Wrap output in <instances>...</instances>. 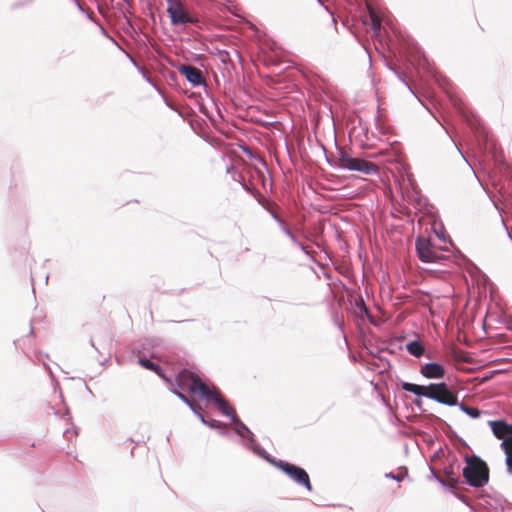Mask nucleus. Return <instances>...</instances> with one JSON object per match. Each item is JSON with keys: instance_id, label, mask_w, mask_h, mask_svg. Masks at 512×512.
I'll return each instance as SVG.
<instances>
[{"instance_id": "obj_6", "label": "nucleus", "mask_w": 512, "mask_h": 512, "mask_svg": "<svg viewBox=\"0 0 512 512\" xmlns=\"http://www.w3.org/2000/svg\"><path fill=\"white\" fill-rule=\"evenodd\" d=\"M176 383L179 389L187 391L194 395H199L205 399L210 393L212 387L205 384L196 374L183 370L176 377Z\"/></svg>"}, {"instance_id": "obj_13", "label": "nucleus", "mask_w": 512, "mask_h": 512, "mask_svg": "<svg viewBox=\"0 0 512 512\" xmlns=\"http://www.w3.org/2000/svg\"><path fill=\"white\" fill-rule=\"evenodd\" d=\"M407 351L415 357H420L424 353V347L420 342L412 341L407 344Z\"/></svg>"}, {"instance_id": "obj_5", "label": "nucleus", "mask_w": 512, "mask_h": 512, "mask_svg": "<svg viewBox=\"0 0 512 512\" xmlns=\"http://www.w3.org/2000/svg\"><path fill=\"white\" fill-rule=\"evenodd\" d=\"M166 11L173 26H186L199 22L198 17L190 12L184 0H167Z\"/></svg>"}, {"instance_id": "obj_3", "label": "nucleus", "mask_w": 512, "mask_h": 512, "mask_svg": "<svg viewBox=\"0 0 512 512\" xmlns=\"http://www.w3.org/2000/svg\"><path fill=\"white\" fill-rule=\"evenodd\" d=\"M462 474L466 482L476 488L485 486L489 481L488 465L475 455L466 457V466Z\"/></svg>"}, {"instance_id": "obj_10", "label": "nucleus", "mask_w": 512, "mask_h": 512, "mask_svg": "<svg viewBox=\"0 0 512 512\" xmlns=\"http://www.w3.org/2000/svg\"><path fill=\"white\" fill-rule=\"evenodd\" d=\"M420 373L427 379H441L445 375V369L441 364L430 362L421 366Z\"/></svg>"}, {"instance_id": "obj_15", "label": "nucleus", "mask_w": 512, "mask_h": 512, "mask_svg": "<svg viewBox=\"0 0 512 512\" xmlns=\"http://www.w3.org/2000/svg\"><path fill=\"white\" fill-rule=\"evenodd\" d=\"M446 480L444 483L448 484L450 487H455L459 483V477L455 476L452 468L445 469Z\"/></svg>"}, {"instance_id": "obj_14", "label": "nucleus", "mask_w": 512, "mask_h": 512, "mask_svg": "<svg viewBox=\"0 0 512 512\" xmlns=\"http://www.w3.org/2000/svg\"><path fill=\"white\" fill-rule=\"evenodd\" d=\"M139 364L145 368V369H148V370H151V371H154L156 372L157 374L160 373V366L152 361H150L149 359H145V358H139L138 360Z\"/></svg>"}, {"instance_id": "obj_2", "label": "nucleus", "mask_w": 512, "mask_h": 512, "mask_svg": "<svg viewBox=\"0 0 512 512\" xmlns=\"http://www.w3.org/2000/svg\"><path fill=\"white\" fill-rule=\"evenodd\" d=\"M415 246L419 259L424 263H438L443 266L452 264L451 256L445 254L446 250L432 243L430 239L418 237Z\"/></svg>"}, {"instance_id": "obj_19", "label": "nucleus", "mask_w": 512, "mask_h": 512, "mask_svg": "<svg viewBox=\"0 0 512 512\" xmlns=\"http://www.w3.org/2000/svg\"><path fill=\"white\" fill-rule=\"evenodd\" d=\"M361 308H362L363 310H365V312H367V308H366V306H365V304H364L363 300H361Z\"/></svg>"}, {"instance_id": "obj_9", "label": "nucleus", "mask_w": 512, "mask_h": 512, "mask_svg": "<svg viewBox=\"0 0 512 512\" xmlns=\"http://www.w3.org/2000/svg\"><path fill=\"white\" fill-rule=\"evenodd\" d=\"M178 71L194 86L205 83L202 71L194 66L181 65Z\"/></svg>"}, {"instance_id": "obj_8", "label": "nucleus", "mask_w": 512, "mask_h": 512, "mask_svg": "<svg viewBox=\"0 0 512 512\" xmlns=\"http://www.w3.org/2000/svg\"><path fill=\"white\" fill-rule=\"evenodd\" d=\"M206 400L213 401L222 414L234 418L235 411L232 407H230L229 403L222 397L218 389L212 386V389L208 396L205 398Z\"/></svg>"}, {"instance_id": "obj_11", "label": "nucleus", "mask_w": 512, "mask_h": 512, "mask_svg": "<svg viewBox=\"0 0 512 512\" xmlns=\"http://www.w3.org/2000/svg\"><path fill=\"white\" fill-rule=\"evenodd\" d=\"M490 426L496 438L502 439L503 441L512 438V424L509 425L504 421L498 420L491 421Z\"/></svg>"}, {"instance_id": "obj_4", "label": "nucleus", "mask_w": 512, "mask_h": 512, "mask_svg": "<svg viewBox=\"0 0 512 512\" xmlns=\"http://www.w3.org/2000/svg\"><path fill=\"white\" fill-rule=\"evenodd\" d=\"M335 165L340 168H343V169H347V170H351V171H358V172H362L367 175L376 174V173H378V170H379L377 164H375L373 162L366 161L361 158L352 157L344 149H340L338 151V154H337V157L335 160Z\"/></svg>"}, {"instance_id": "obj_1", "label": "nucleus", "mask_w": 512, "mask_h": 512, "mask_svg": "<svg viewBox=\"0 0 512 512\" xmlns=\"http://www.w3.org/2000/svg\"><path fill=\"white\" fill-rule=\"evenodd\" d=\"M402 389L417 396H425L443 405H458L457 395L452 392L444 382L431 383L427 386L404 382Z\"/></svg>"}, {"instance_id": "obj_18", "label": "nucleus", "mask_w": 512, "mask_h": 512, "mask_svg": "<svg viewBox=\"0 0 512 512\" xmlns=\"http://www.w3.org/2000/svg\"><path fill=\"white\" fill-rule=\"evenodd\" d=\"M176 395H177L180 399H182L183 401H185V402L189 403V400L187 399V397H186L185 395H183L182 393H180V392H176Z\"/></svg>"}, {"instance_id": "obj_17", "label": "nucleus", "mask_w": 512, "mask_h": 512, "mask_svg": "<svg viewBox=\"0 0 512 512\" xmlns=\"http://www.w3.org/2000/svg\"><path fill=\"white\" fill-rule=\"evenodd\" d=\"M369 14L372 22L373 30H379L381 27V19L377 16L375 11L369 7Z\"/></svg>"}, {"instance_id": "obj_20", "label": "nucleus", "mask_w": 512, "mask_h": 512, "mask_svg": "<svg viewBox=\"0 0 512 512\" xmlns=\"http://www.w3.org/2000/svg\"><path fill=\"white\" fill-rule=\"evenodd\" d=\"M396 480L400 481L402 479V477L400 476H397V477H394Z\"/></svg>"}, {"instance_id": "obj_16", "label": "nucleus", "mask_w": 512, "mask_h": 512, "mask_svg": "<svg viewBox=\"0 0 512 512\" xmlns=\"http://www.w3.org/2000/svg\"><path fill=\"white\" fill-rule=\"evenodd\" d=\"M460 409L472 418H478L481 415V411L475 407H469L461 404Z\"/></svg>"}, {"instance_id": "obj_12", "label": "nucleus", "mask_w": 512, "mask_h": 512, "mask_svg": "<svg viewBox=\"0 0 512 512\" xmlns=\"http://www.w3.org/2000/svg\"><path fill=\"white\" fill-rule=\"evenodd\" d=\"M501 447L506 455V465L509 472H512V438L502 441Z\"/></svg>"}, {"instance_id": "obj_7", "label": "nucleus", "mask_w": 512, "mask_h": 512, "mask_svg": "<svg viewBox=\"0 0 512 512\" xmlns=\"http://www.w3.org/2000/svg\"><path fill=\"white\" fill-rule=\"evenodd\" d=\"M273 463L297 484L304 486L308 491L312 490L309 475L303 468L282 460L275 461Z\"/></svg>"}]
</instances>
